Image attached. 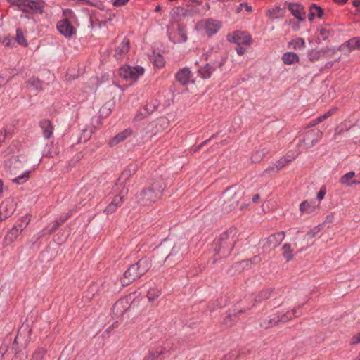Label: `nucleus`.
<instances>
[{"instance_id": "nucleus-24", "label": "nucleus", "mask_w": 360, "mask_h": 360, "mask_svg": "<svg viewBox=\"0 0 360 360\" xmlns=\"http://www.w3.org/2000/svg\"><path fill=\"white\" fill-rule=\"evenodd\" d=\"M132 134V130L130 129H127L122 131V132L117 134L114 136L110 141V146H115L117 143L124 141L127 138L129 137Z\"/></svg>"}, {"instance_id": "nucleus-29", "label": "nucleus", "mask_w": 360, "mask_h": 360, "mask_svg": "<svg viewBox=\"0 0 360 360\" xmlns=\"http://www.w3.org/2000/svg\"><path fill=\"white\" fill-rule=\"evenodd\" d=\"M161 293V290L156 286L155 284H153L149 286L147 292V297L150 302L154 301L157 299Z\"/></svg>"}, {"instance_id": "nucleus-37", "label": "nucleus", "mask_w": 360, "mask_h": 360, "mask_svg": "<svg viewBox=\"0 0 360 360\" xmlns=\"http://www.w3.org/2000/svg\"><path fill=\"white\" fill-rule=\"evenodd\" d=\"M151 60H153V64L158 68H162L165 65L164 58L160 53L154 54Z\"/></svg>"}, {"instance_id": "nucleus-55", "label": "nucleus", "mask_w": 360, "mask_h": 360, "mask_svg": "<svg viewBox=\"0 0 360 360\" xmlns=\"http://www.w3.org/2000/svg\"><path fill=\"white\" fill-rule=\"evenodd\" d=\"M236 51H237L238 54L243 55L245 51V49L240 46V47L236 48Z\"/></svg>"}, {"instance_id": "nucleus-54", "label": "nucleus", "mask_w": 360, "mask_h": 360, "mask_svg": "<svg viewBox=\"0 0 360 360\" xmlns=\"http://www.w3.org/2000/svg\"><path fill=\"white\" fill-rule=\"evenodd\" d=\"M320 35L322 36L323 40H326L328 37V30L324 28L321 29L320 30Z\"/></svg>"}, {"instance_id": "nucleus-22", "label": "nucleus", "mask_w": 360, "mask_h": 360, "mask_svg": "<svg viewBox=\"0 0 360 360\" xmlns=\"http://www.w3.org/2000/svg\"><path fill=\"white\" fill-rule=\"evenodd\" d=\"M191 77V72L186 68L180 70L176 75L177 81L182 85L187 84L190 81Z\"/></svg>"}, {"instance_id": "nucleus-2", "label": "nucleus", "mask_w": 360, "mask_h": 360, "mask_svg": "<svg viewBox=\"0 0 360 360\" xmlns=\"http://www.w3.org/2000/svg\"><path fill=\"white\" fill-rule=\"evenodd\" d=\"M238 230L235 227L224 231L214 243V251L221 257L228 256L237 240Z\"/></svg>"}, {"instance_id": "nucleus-18", "label": "nucleus", "mask_w": 360, "mask_h": 360, "mask_svg": "<svg viewBox=\"0 0 360 360\" xmlns=\"http://www.w3.org/2000/svg\"><path fill=\"white\" fill-rule=\"evenodd\" d=\"M129 50V40L124 38L115 50V57L118 60L122 58Z\"/></svg>"}, {"instance_id": "nucleus-9", "label": "nucleus", "mask_w": 360, "mask_h": 360, "mask_svg": "<svg viewBox=\"0 0 360 360\" xmlns=\"http://www.w3.org/2000/svg\"><path fill=\"white\" fill-rule=\"evenodd\" d=\"M129 189L123 186L119 191V194L115 195L112 201L105 207L104 213L107 215L114 213L118 207H120L124 202L125 197L128 194Z\"/></svg>"}, {"instance_id": "nucleus-35", "label": "nucleus", "mask_w": 360, "mask_h": 360, "mask_svg": "<svg viewBox=\"0 0 360 360\" xmlns=\"http://www.w3.org/2000/svg\"><path fill=\"white\" fill-rule=\"evenodd\" d=\"M28 85H30V87L33 88L34 89L38 91L41 89L42 88V83L36 77H32L30 78L27 82Z\"/></svg>"}, {"instance_id": "nucleus-7", "label": "nucleus", "mask_w": 360, "mask_h": 360, "mask_svg": "<svg viewBox=\"0 0 360 360\" xmlns=\"http://www.w3.org/2000/svg\"><path fill=\"white\" fill-rule=\"evenodd\" d=\"M297 311L295 309L291 310V311H287L285 312L281 311L279 312L276 316H274L269 320L265 319L261 322V326L264 328H268L271 326H276V324H278L279 323H284L286 322L290 319H292L293 317L297 316L296 314Z\"/></svg>"}, {"instance_id": "nucleus-42", "label": "nucleus", "mask_w": 360, "mask_h": 360, "mask_svg": "<svg viewBox=\"0 0 360 360\" xmlns=\"http://www.w3.org/2000/svg\"><path fill=\"white\" fill-rule=\"evenodd\" d=\"M46 352V349L44 348L37 349L34 352V354L32 355V359L33 360H41L44 358Z\"/></svg>"}, {"instance_id": "nucleus-44", "label": "nucleus", "mask_w": 360, "mask_h": 360, "mask_svg": "<svg viewBox=\"0 0 360 360\" xmlns=\"http://www.w3.org/2000/svg\"><path fill=\"white\" fill-rule=\"evenodd\" d=\"M289 45L293 46L294 49H302L304 48L305 46V42L303 39L302 38H297L295 40L291 41L289 43Z\"/></svg>"}, {"instance_id": "nucleus-3", "label": "nucleus", "mask_w": 360, "mask_h": 360, "mask_svg": "<svg viewBox=\"0 0 360 360\" xmlns=\"http://www.w3.org/2000/svg\"><path fill=\"white\" fill-rule=\"evenodd\" d=\"M149 269L150 263L147 259H139L136 264H131L124 272L123 277L121 278L122 285H129L145 274Z\"/></svg>"}, {"instance_id": "nucleus-56", "label": "nucleus", "mask_w": 360, "mask_h": 360, "mask_svg": "<svg viewBox=\"0 0 360 360\" xmlns=\"http://www.w3.org/2000/svg\"><path fill=\"white\" fill-rule=\"evenodd\" d=\"M320 122H318V121H317V118H316V119H314V120H311V121L310 122V123L309 124L308 127H314V126H315V125H316V124H319Z\"/></svg>"}, {"instance_id": "nucleus-4", "label": "nucleus", "mask_w": 360, "mask_h": 360, "mask_svg": "<svg viewBox=\"0 0 360 360\" xmlns=\"http://www.w3.org/2000/svg\"><path fill=\"white\" fill-rule=\"evenodd\" d=\"M244 191L242 188H229L226 189L221 197L223 203V209L229 212L234 209L239 201L244 197Z\"/></svg>"}, {"instance_id": "nucleus-36", "label": "nucleus", "mask_w": 360, "mask_h": 360, "mask_svg": "<svg viewBox=\"0 0 360 360\" xmlns=\"http://www.w3.org/2000/svg\"><path fill=\"white\" fill-rule=\"evenodd\" d=\"M163 349H158L155 351H151L146 355L143 360H155L159 356L163 354Z\"/></svg>"}, {"instance_id": "nucleus-46", "label": "nucleus", "mask_w": 360, "mask_h": 360, "mask_svg": "<svg viewBox=\"0 0 360 360\" xmlns=\"http://www.w3.org/2000/svg\"><path fill=\"white\" fill-rule=\"evenodd\" d=\"M178 35L180 38L181 42H185L187 40V34L186 31L183 27H179L178 28Z\"/></svg>"}, {"instance_id": "nucleus-5", "label": "nucleus", "mask_w": 360, "mask_h": 360, "mask_svg": "<svg viewBox=\"0 0 360 360\" xmlns=\"http://www.w3.org/2000/svg\"><path fill=\"white\" fill-rule=\"evenodd\" d=\"M322 135V131L318 129H309L299 134L295 139H298L297 146L298 150L300 152L304 149L313 147L320 141Z\"/></svg>"}, {"instance_id": "nucleus-13", "label": "nucleus", "mask_w": 360, "mask_h": 360, "mask_svg": "<svg viewBox=\"0 0 360 360\" xmlns=\"http://www.w3.org/2000/svg\"><path fill=\"white\" fill-rule=\"evenodd\" d=\"M285 232L280 231L275 234L271 235L269 237L263 240V246L266 248H274L278 246L284 239Z\"/></svg>"}, {"instance_id": "nucleus-59", "label": "nucleus", "mask_w": 360, "mask_h": 360, "mask_svg": "<svg viewBox=\"0 0 360 360\" xmlns=\"http://www.w3.org/2000/svg\"><path fill=\"white\" fill-rule=\"evenodd\" d=\"M240 7H245L246 11H252L251 6H249L248 5V4H246V3L240 4Z\"/></svg>"}, {"instance_id": "nucleus-8", "label": "nucleus", "mask_w": 360, "mask_h": 360, "mask_svg": "<svg viewBox=\"0 0 360 360\" xmlns=\"http://www.w3.org/2000/svg\"><path fill=\"white\" fill-rule=\"evenodd\" d=\"M63 15L66 18L58 22L57 28L61 34L65 37H70L75 33V29L68 21V18L72 17L73 13L68 9L63 11Z\"/></svg>"}, {"instance_id": "nucleus-39", "label": "nucleus", "mask_w": 360, "mask_h": 360, "mask_svg": "<svg viewBox=\"0 0 360 360\" xmlns=\"http://www.w3.org/2000/svg\"><path fill=\"white\" fill-rule=\"evenodd\" d=\"M337 50L338 49H336L334 47L327 46V47L321 49L319 51L321 52V56H323L324 57H329V56H333L336 53Z\"/></svg>"}, {"instance_id": "nucleus-43", "label": "nucleus", "mask_w": 360, "mask_h": 360, "mask_svg": "<svg viewBox=\"0 0 360 360\" xmlns=\"http://www.w3.org/2000/svg\"><path fill=\"white\" fill-rule=\"evenodd\" d=\"M322 227L323 226L321 224L314 226L307 233L305 236L308 237V238H314L317 233H319L321 231Z\"/></svg>"}, {"instance_id": "nucleus-47", "label": "nucleus", "mask_w": 360, "mask_h": 360, "mask_svg": "<svg viewBox=\"0 0 360 360\" xmlns=\"http://www.w3.org/2000/svg\"><path fill=\"white\" fill-rule=\"evenodd\" d=\"M321 56L320 51H312L309 53V58L311 61L318 60Z\"/></svg>"}, {"instance_id": "nucleus-20", "label": "nucleus", "mask_w": 360, "mask_h": 360, "mask_svg": "<svg viewBox=\"0 0 360 360\" xmlns=\"http://www.w3.org/2000/svg\"><path fill=\"white\" fill-rule=\"evenodd\" d=\"M290 161V159H288L285 158H281L280 160L276 161L275 164L269 167L264 171V172L268 174H270L271 172H277L283 167H284L286 165H288Z\"/></svg>"}, {"instance_id": "nucleus-61", "label": "nucleus", "mask_w": 360, "mask_h": 360, "mask_svg": "<svg viewBox=\"0 0 360 360\" xmlns=\"http://www.w3.org/2000/svg\"><path fill=\"white\" fill-rule=\"evenodd\" d=\"M259 198H260V195L259 194H255L253 195L252 201L253 202H257L258 201V200L259 199Z\"/></svg>"}, {"instance_id": "nucleus-45", "label": "nucleus", "mask_w": 360, "mask_h": 360, "mask_svg": "<svg viewBox=\"0 0 360 360\" xmlns=\"http://www.w3.org/2000/svg\"><path fill=\"white\" fill-rule=\"evenodd\" d=\"M271 293V289H266L259 292V294L257 297V300L261 301L263 300L268 299L270 297Z\"/></svg>"}, {"instance_id": "nucleus-57", "label": "nucleus", "mask_w": 360, "mask_h": 360, "mask_svg": "<svg viewBox=\"0 0 360 360\" xmlns=\"http://www.w3.org/2000/svg\"><path fill=\"white\" fill-rule=\"evenodd\" d=\"M212 51L213 49H211L209 52H207L203 54V57L205 58V60H207L211 56Z\"/></svg>"}, {"instance_id": "nucleus-51", "label": "nucleus", "mask_w": 360, "mask_h": 360, "mask_svg": "<svg viewBox=\"0 0 360 360\" xmlns=\"http://www.w3.org/2000/svg\"><path fill=\"white\" fill-rule=\"evenodd\" d=\"M68 217H65V218H63V219H60L58 220H56L55 221V224L54 226L52 227V229H51V231H54L57 228L58 226L61 224L62 223H63L65 219H67Z\"/></svg>"}, {"instance_id": "nucleus-53", "label": "nucleus", "mask_w": 360, "mask_h": 360, "mask_svg": "<svg viewBox=\"0 0 360 360\" xmlns=\"http://www.w3.org/2000/svg\"><path fill=\"white\" fill-rule=\"evenodd\" d=\"M237 358V354L235 353H230L224 356L221 360H234Z\"/></svg>"}, {"instance_id": "nucleus-52", "label": "nucleus", "mask_w": 360, "mask_h": 360, "mask_svg": "<svg viewBox=\"0 0 360 360\" xmlns=\"http://www.w3.org/2000/svg\"><path fill=\"white\" fill-rule=\"evenodd\" d=\"M129 0H114L112 4L115 6H122L125 5Z\"/></svg>"}, {"instance_id": "nucleus-16", "label": "nucleus", "mask_w": 360, "mask_h": 360, "mask_svg": "<svg viewBox=\"0 0 360 360\" xmlns=\"http://www.w3.org/2000/svg\"><path fill=\"white\" fill-rule=\"evenodd\" d=\"M129 307L130 303L128 299L122 298L115 302L112 308V311L115 316L119 317L123 316Z\"/></svg>"}, {"instance_id": "nucleus-62", "label": "nucleus", "mask_w": 360, "mask_h": 360, "mask_svg": "<svg viewBox=\"0 0 360 360\" xmlns=\"http://www.w3.org/2000/svg\"><path fill=\"white\" fill-rule=\"evenodd\" d=\"M353 5L355 7L359 8L360 10V0H354Z\"/></svg>"}, {"instance_id": "nucleus-41", "label": "nucleus", "mask_w": 360, "mask_h": 360, "mask_svg": "<svg viewBox=\"0 0 360 360\" xmlns=\"http://www.w3.org/2000/svg\"><path fill=\"white\" fill-rule=\"evenodd\" d=\"M155 108V105L151 106L149 105H146L144 108V110L146 112L144 113L140 112L139 114L136 115V116L135 117V119L136 120H141L144 116H146V115L151 113L154 110Z\"/></svg>"}, {"instance_id": "nucleus-11", "label": "nucleus", "mask_w": 360, "mask_h": 360, "mask_svg": "<svg viewBox=\"0 0 360 360\" xmlns=\"http://www.w3.org/2000/svg\"><path fill=\"white\" fill-rule=\"evenodd\" d=\"M225 58L220 56L219 60H215L211 63H207L204 67L199 69V74L203 79L210 78L217 68H221L225 63Z\"/></svg>"}, {"instance_id": "nucleus-38", "label": "nucleus", "mask_w": 360, "mask_h": 360, "mask_svg": "<svg viewBox=\"0 0 360 360\" xmlns=\"http://www.w3.org/2000/svg\"><path fill=\"white\" fill-rule=\"evenodd\" d=\"M30 175V172L26 171L22 174H19L17 176L12 179V181L16 184H22L25 181H26Z\"/></svg>"}, {"instance_id": "nucleus-1", "label": "nucleus", "mask_w": 360, "mask_h": 360, "mask_svg": "<svg viewBox=\"0 0 360 360\" xmlns=\"http://www.w3.org/2000/svg\"><path fill=\"white\" fill-rule=\"evenodd\" d=\"M165 188L166 184L163 179L158 178L154 180L148 186L143 188L136 194V202L143 206L155 202L161 198Z\"/></svg>"}, {"instance_id": "nucleus-32", "label": "nucleus", "mask_w": 360, "mask_h": 360, "mask_svg": "<svg viewBox=\"0 0 360 360\" xmlns=\"http://www.w3.org/2000/svg\"><path fill=\"white\" fill-rule=\"evenodd\" d=\"M288 9L291 11L292 14L297 19H304V13L301 11L299 5L290 3L288 5Z\"/></svg>"}, {"instance_id": "nucleus-49", "label": "nucleus", "mask_w": 360, "mask_h": 360, "mask_svg": "<svg viewBox=\"0 0 360 360\" xmlns=\"http://www.w3.org/2000/svg\"><path fill=\"white\" fill-rule=\"evenodd\" d=\"M326 187L325 186L321 187V190L319 191V192L317 194V199L319 200H323L326 195Z\"/></svg>"}, {"instance_id": "nucleus-31", "label": "nucleus", "mask_w": 360, "mask_h": 360, "mask_svg": "<svg viewBox=\"0 0 360 360\" xmlns=\"http://www.w3.org/2000/svg\"><path fill=\"white\" fill-rule=\"evenodd\" d=\"M131 176V171L129 169L124 170L119 179H117V181L115 184L116 187L119 188V187H121V189L123 188V186H125L128 188V187L126 186L127 181L129 179Z\"/></svg>"}, {"instance_id": "nucleus-40", "label": "nucleus", "mask_w": 360, "mask_h": 360, "mask_svg": "<svg viewBox=\"0 0 360 360\" xmlns=\"http://www.w3.org/2000/svg\"><path fill=\"white\" fill-rule=\"evenodd\" d=\"M15 41L19 44H20V45H22L23 46H27V43L25 39L24 38L23 33H22V32L20 29H18L16 30Z\"/></svg>"}, {"instance_id": "nucleus-64", "label": "nucleus", "mask_w": 360, "mask_h": 360, "mask_svg": "<svg viewBox=\"0 0 360 360\" xmlns=\"http://www.w3.org/2000/svg\"><path fill=\"white\" fill-rule=\"evenodd\" d=\"M297 237L304 238V236L302 235V233L300 231L297 232Z\"/></svg>"}, {"instance_id": "nucleus-25", "label": "nucleus", "mask_w": 360, "mask_h": 360, "mask_svg": "<svg viewBox=\"0 0 360 360\" xmlns=\"http://www.w3.org/2000/svg\"><path fill=\"white\" fill-rule=\"evenodd\" d=\"M269 153V150L264 147H260L256 149L250 157V160L252 163H258L262 161L266 154Z\"/></svg>"}, {"instance_id": "nucleus-26", "label": "nucleus", "mask_w": 360, "mask_h": 360, "mask_svg": "<svg viewBox=\"0 0 360 360\" xmlns=\"http://www.w3.org/2000/svg\"><path fill=\"white\" fill-rule=\"evenodd\" d=\"M355 176L354 172H349L344 174L340 179V183L342 185L346 186H352L353 185L359 184V182H356V180L351 181L352 178Z\"/></svg>"}, {"instance_id": "nucleus-17", "label": "nucleus", "mask_w": 360, "mask_h": 360, "mask_svg": "<svg viewBox=\"0 0 360 360\" xmlns=\"http://www.w3.org/2000/svg\"><path fill=\"white\" fill-rule=\"evenodd\" d=\"M188 245L186 243L176 244L172 248L171 252L167 257V259H169L172 256H178V259H181L188 252Z\"/></svg>"}, {"instance_id": "nucleus-50", "label": "nucleus", "mask_w": 360, "mask_h": 360, "mask_svg": "<svg viewBox=\"0 0 360 360\" xmlns=\"http://www.w3.org/2000/svg\"><path fill=\"white\" fill-rule=\"evenodd\" d=\"M357 343H360V333L354 335L350 342V345H356Z\"/></svg>"}, {"instance_id": "nucleus-19", "label": "nucleus", "mask_w": 360, "mask_h": 360, "mask_svg": "<svg viewBox=\"0 0 360 360\" xmlns=\"http://www.w3.org/2000/svg\"><path fill=\"white\" fill-rule=\"evenodd\" d=\"M20 233H21L18 230V229L13 227L6 235L3 241V247H7L13 243Z\"/></svg>"}, {"instance_id": "nucleus-48", "label": "nucleus", "mask_w": 360, "mask_h": 360, "mask_svg": "<svg viewBox=\"0 0 360 360\" xmlns=\"http://www.w3.org/2000/svg\"><path fill=\"white\" fill-rule=\"evenodd\" d=\"M333 111H334L333 109L328 110V112L324 113L323 115L317 117V121L321 122L323 120L328 118L330 116H331V115L333 114Z\"/></svg>"}, {"instance_id": "nucleus-27", "label": "nucleus", "mask_w": 360, "mask_h": 360, "mask_svg": "<svg viewBox=\"0 0 360 360\" xmlns=\"http://www.w3.org/2000/svg\"><path fill=\"white\" fill-rule=\"evenodd\" d=\"M316 210V206L308 201H304L300 205V211L302 214H313Z\"/></svg>"}, {"instance_id": "nucleus-28", "label": "nucleus", "mask_w": 360, "mask_h": 360, "mask_svg": "<svg viewBox=\"0 0 360 360\" xmlns=\"http://www.w3.org/2000/svg\"><path fill=\"white\" fill-rule=\"evenodd\" d=\"M294 250L290 243H285L282 247V255L283 258L287 261H291L293 259Z\"/></svg>"}, {"instance_id": "nucleus-33", "label": "nucleus", "mask_w": 360, "mask_h": 360, "mask_svg": "<svg viewBox=\"0 0 360 360\" xmlns=\"http://www.w3.org/2000/svg\"><path fill=\"white\" fill-rule=\"evenodd\" d=\"M282 60L285 64L290 65L298 62L299 57L296 53L293 52H287L283 55Z\"/></svg>"}, {"instance_id": "nucleus-63", "label": "nucleus", "mask_w": 360, "mask_h": 360, "mask_svg": "<svg viewBox=\"0 0 360 360\" xmlns=\"http://www.w3.org/2000/svg\"><path fill=\"white\" fill-rule=\"evenodd\" d=\"M335 2L337 3H339V4H344L345 3L347 0H334Z\"/></svg>"}, {"instance_id": "nucleus-14", "label": "nucleus", "mask_w": 360, "mask_h": 360, "mask_svg": "<svg viewBox=\"0 0 360 360\" xmlns=\"http://www.w3.org/2000/svg\"><path fill=\"white\" fill-rule=\"evenodd\" d=\"M229 41H233L238 45L250 44L251 43V36L245 32L236 31L233 32L231 37H228Z\"/></svg>"}, {"instance_id": "nucleus-12", "label": "nucleus", "mask_w": 360, "mask_h": 360, "mask_svg": "<svg viewBox=\"0 0 360 360\" xmlns=\"http://www.w3.org/2000/svg\"><path fill=\"white\" fill-rule=\"evenodd\" d=\"M27 162L24 155L13 156L5 163L7 170L13 176L18 175V170L22 168V165Z\"/></svg>"}, {"instance_id": "nucleus-60", "label": "nucleus", "mask_w": 360, "mask_h": 360, "mask_svg": "<svg viewBox=\"0 0 360 360\" xmlns=\"http://www.w3.org/2000/svg\"><path fill=\"white\" fill-rule=\"evenodd\" d=\"M4 208L3 205L0 207V222L5 218L7 217L6 214H2V209Z\"/></svg>"}, {"instance_id": "nucleus-23", "label": "nucleus", "mask_w": 360, "mask_h": 360, "mask_svg": "<svg viewBox=\"0 0 360 360\" xmlns=\"http://www.w3.org/2000/svg\"><path fill=\"white\" fill-rule=\"evenodd\" d=\"M40 127L43 131L44 136L46 139H49L53 132V126L50 120H43L39 123Z\"/></svg>"}, {"instance_id": "nucleus-58", "label": "nucleus", "mask_w": 360, "mask_h": 360, "mask_svg": "<svg viewBox=\"0 0 360 360\" xmlns=\"http://www.w3.org/2000/svg\"><path fill=\"white\" fill-rule=\"evenodd\" d=\"M333 65H334L333 61L327 62L324 65V68H326V69L330 68L333 67Z\"/></svg>"}, {"instance_id": "nucleus-10", "label": "nucleus", "mask_w": 360, "mask_h": 360, "mask_svg": "<svg viewBox=\"0 0 360 360\" xmlns=\"http://www.w3.org/2000/svg\"><path fill=\"white\" fill-rule=\"evenodd\" d=\"M144 73L143 68L141 66H127L120 69L119 75L126 79L136 81Z\"/></svg>"}, {"instance_id": "nucleus-34", "label": "nucleus", "mask_w": 360, "mask_h": 360, "mask_svg": "<svg viewBox=\"0 0 360 360\" xmlns=\"http://www.w3.org/2000/svg\"><path fill=\"white\" fill-rule=\"evenodd\" d=\"M30 222V219L27 217H23L19 220L13 226L15 229H18L20 233L27 226Z\"/></svg>"}, {"instance_id": "nucleus-21", "label": "nucleus", "mask_w": 360, "mask_h": 360, "mask_svg": "<svg viewBox=\"0 0 360 360\" xmlns=\"http://www.w3.org/2000/svg\"><path fill=\"white\" fill-rule=\"evenodd\" d=\"M221 25L219 22L209 19L206 21L205 25L206 34L208 36L213 35L217 33Z\"/></svg>"}, {"instance_id": "nucleus-15", "label": "nucleus", "mask_w": 360, "mask_h": 360, "mask_svg": "<svg viewBox=\"0 0 360 360\" xmlns=\"http://www.w3.org/2000/svg\"><path fill=\"white\" fill-rule=\"evenodd\" d=\"M338 49L345 53H349L354 50H360V37L352 38L342 44Z\"/></svg>"}, {"instance_id": "nucleus-6", "label": "nucleus", "mask_w": 360, "mask_h": 360, "mask_svg": "<svg viewBox=\"0 0 360 360\" xmlns=\"http://www.w3.org/2000/svg\"><path fill=\"white\" fill-rule=\"evenodd\" d=\"M11 5L16 6L20 11L32 14L44 13V2L42 0H8Z\"/></svg>"}, {"instance_id": "nucleus-30", "label": "nucleus", "mask_w": 360, "mask_h": 360, "mask_svg": "<svg viewBox=\"0 0 360 360\" xmlns=\"http://www.w3.org/2000/svg\"><path fill=\"white\" fill-rule=\"evenodd\" d=\"M323 12L321 7L316 6V4H313L310 6L308 18L310 21H311L314 19L315 17L321 18L323 16Z\"/></svg>"}]
</instances>
